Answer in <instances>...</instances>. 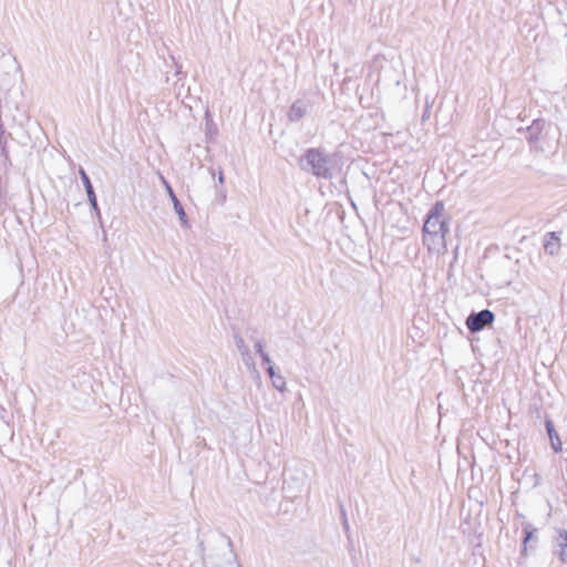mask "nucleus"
<instances>
[{
	"label": "nucleus",
	"instance_id": "obj_1",
	"mask_svg": "<svg viewBox=\"0 0 567 567\" xmlns=\"http://www.w3.org/2000/svg\"><path fill=\"white\" fill-rule=\"evenodd\" d=\"M449 231V217L445 214V206L443 202H436L427 213L423 225V245L430 252H445Z\"/></svg>",
	"mask_w": 567,
	"mask_h": 567
},
{
	"label": "nucleus",
	"instance_id": "obj_2",
	"mask_svg": "<svg viewBox=\"0 0 567 567\" xmlns=\"http://www.w3.org/2000/svg\"><path fill=\"white\" fill-rule=\"evenodd\" d=\"M301 169L316 176L317 178L331 179L333 177L337 158L319 147L308 148L299 159Z\"/></svg>",
	"mask_w": 567,
	"mask_h": 567
},
{
	"label": "nucleus",
	"instance_id": "obj_3",
	"mask_svg": "<svg viewBox=\"0 0 567 567\" xmlns=\"http://www.w3.org/2000/svg\"><path fill=\"white\" fill-rule=\"evenodd\" d=\"M495 319L494 313L484 309L480 312H473L466 318V327L471 332L482 331L485 327L493 323Z\"/></svg>",
	"mask_w": 567,
	"mask_h": 567
},
{
	"label": "nucleus",
	"instance_id": "obj_4",
	"mask_svg": "<svg viewBox=\"0 0 567 567\" xmlns=\"http://www.w3.org/2000/svg\"><path fill=\"white\" fill-rule=\"evenodd\" d=\"M162 181H163L165 189H166V192H167V194H168V196H169V198H171V200L173 203L174 210L178 215V218H179L182 227L189 228L188 218L186 216L185 209L182 206L179 199L175 195V193H174L172 186L169 185V183L163 176H162Z\"/></svg>",
	"mask_w": 567,
	"mask_h": 567
},
{
	"label": "nucleus",
	"instance_id": "obj_5",
	"mask_svg": "<svg viewBox=\"0 0 567 567\" xmlns=\"http://www.w3.org/2000/svg\"><path fill=\"white\" fill-rule=\"evenodd\" d=\"M79 174H80L83 185L85 187L90 205H91L92 209L95 212L99 219H101V212H100V208L97 205L96 195H95L94 188L92 186V183L90 181V177L87 176V174L85 173V171L83 168H80Z\"/></svg>",
	"mask_w": 567,
	"mask_h": 567
},
{
	"label": "nucleus",
	"instance_id": "obj_6",
	"mask_svg": "<svg viewBox=\"0 0 567 567\" xmlns=\"http://www.w3.org/2000/svg\"><path fill=\"white\" fill-rule=\"evenodd\" d=\"M545 127L544 120H534L533 123L527 127L526 140L532 148L537 147V143L540 140V135Z\"/></svg>",
	"mask_w": 567,
	"mask_h": 567
},
{
	"label": "nucleus",
	"instance_id": "obj_7",
	"mask_svg": "<svg viewBox=\"0 0 567 567\" xmlns=\"http://www.w3.org/2000/svg\"><path fill=\"white\" fill-rule=\"evenodd\" d=\"M555 544H556L555 554L557 555L558 559L563 564L567 563V530L566 529L558 530L557 537L555 539Z\"/></svg>",
	"mask_w": 567,
	"mask_h": 567
},
{
	"label": "nucleus",
	"instance_id": "obj_8",
	"mask_svg": "<svg viewBox=\"0 0 567 567\" xmlns=\"http://www.w3.org/2000/svg\"><path fill=\"white\" fill-rule=\"evenodd\" d=\"M307 103L302 100H296L289 107L287 117L290 122H298L307 114Z\"/></svg>",
	"mask_w": 567,
	"mask_h": 567
},
{
	"label": "nucleus",
	"instance_id": "obj_9",
	"mask_svg": "<svg viewBox=\"0 0 567 567\" xmlns=\"http://www.w3.org/2000/svg\"><path fill=\"white\" fill-rule=\"evenodd\" d=\"M4 134H6L4 125L1 124L0 125V157H1L0 165L4 169H8L11 166V159H10L8 143L4 140Z\"/></svg>",
	"mask_w": 567,
	"mask_h": 567
},
{
	"label": "nucleus",
	"instance_id": "obj_10",
	"mask_svg": "<svg viewBox=\"0 0 567 567\" xmlns=\"http://www.w3.org/2000/svg\"><path fill=\"white\" fill-rule=\"evenodd\" d=\"M544 249L547 254L555 256L560 250V238L559 236L551 231L547 233L544 238Z\"/></svg>",
	"mask_w": 567,
	"mask_h": 567
},
{
	"label": "nucleus",
	"instance_id": "obj_11",
	"mask_svg": "<svg viewBox=\"0 0 567 567\" xmlns=\"http://www.w3.org/2000/svg\"><path fill=\"white\" fill-rule=\"evenodd\" d=\"M545 426H546V430H547V433H548V436H549V440H550V445L553 447V450L558 453L561 451V441H560V437L558 435V433L556 432L555 427H554V423L550 419H546L545 421Z\"/></svg>",
	"mask_w": 567,
	"mask_h": 567
},
{
	"label": "nucleus",
	"instance_id": "obj_12",
	"mask_svg": "<svg viewBox=\"0 0 567 567\" xmlns=\"http://www.w3.org/2000/svg\"><path fill=\"white\" fill-rule=\"evenodd\" d=\"M523 532L525 535L524 540H523V545H524L523 551H525L527 543L535 538V534H536L537 529L532 524L526 523L523 526Z\"/></svg>",
	"mask_w": 567,
	"mask_h": 567
},
{
	"label": "nucleus",
	"instance_id": "obj_13",
	"mask_svg": "<svg viewBox=\"0 0 567 567\" xmlns=\"http://www.w3.org/2000/svg\"><path fill=\"white\" fill-rule=\"evenodd\" d=\"M240 357H241V360L245 364V367L250 371V372H257V369H256V363H255V360H254V357L250 352V350L248 351H245V352H241L240 353Z\"/></svg>",
	"mask_w": 567,
	"mask_h": 567
},
{
	"label": "nucleus",
	"instance_id": "obj_14",
	"mask_svg": "<svg viewBox=\"0 0 567 567\" xmlns=\"http://www.w3.org/2000/svg\"><path fill=\"white\" fill-rule=\"evenodd\" d=\"M270 380L274 388L279 392L282 393L287 390L286 379L280 373L276 372V374L272 378H270Z\"/></svg>",
	"mask_w": 567,
	"mask_h": 567
},
{
	"label": "nucleus",
	"instance_id": "obj_15",
	"mask_svg": "<svg viewBox=\"0 0 567 567\" xmlns=\"http://www.w3.org/2000/svg\"><path fill=\"white\" fill-rule=\"evenodd\" d=\"M234 340H235V344H236V348L239 351V353L249 350V347L247 346V343L245 342L244 338L240 334H235Z\"/></svg>",
	"mask_w": 567,
	"mask_h": 567
},
{
	"label": "nucleus",
	"instance_id": "obj_16",
	"mask_svg": "<svg viewBox=\"0 0 567 567\" xmlns=\"http://www.w3.org/2000/svg\"><path fill=\"white\" fill-rule=\"evenodd\" d=\"M255 350L260 357L267 353L265 351V343L261 339L255 341Z\"/></svg>",
	"mask_w": 567,
	"mask_h": 567
},
{
	"label": "nucleus",
	"instance_id": "obj_17",
	"mask_svg": "<svg viewBox=\"0 0 567 567\" xmlns=\"http://www.w3.org/2000/svg\"><path fill=\"white\" fill-rule=\"evenodd\" d=\"M172 62L174 63L175 68H176V75H179L182 73V64H179L175 56L174 55H169Z\"/></svg>",
	"mask_w": 567,
	"mask_h": 567
},
{
	"label": "nucleus",
	"instance_id": "obj_18",
	"mask_svg": "<svg viewBox=\"0 0 567 567\" xmlns=\"http://www.w3.org/2000/svg\"><path fill=\"white\" fill-rule=\"evenodd\" d=\"M260 358H261L262 364H265L266 367L272 365L271 359L268 353L261 355Z\"/></svg>",
	"mask_w": 567,
	"mask_h": 567
},
{
	"label": "nucleus",
	"instance_id": "obj_19",
	"mask_svg": "<svg viewBox=\"0 0 567 567\" xmlns=\"http://www.w3.org/2000/svg\"><path fill=\"white\" fill-rule=\"evenodd\" d=\"M266 372L269 375V378H272L276 374V371L272 365L266 367Z\"/></svg>",
	"mask_w": 567,
	"mask_h": 567
},
{
	"label": "nucleus",
	"instance_id": "obj_20",
	"mask_svg": "<svg viewBox=\"0 0 567 567\" xmlns=\"http://www.w3.org/2000/svg\"><path fill=\"white\" fill-rule=\"evenodd\" d=\"M7 414V410L0 404V417L3 419Z\"/></svg>",
	"mask_w": 567,
	"mask_h": 567
},
{
	"label": "nucleus",
	"instance_id": "obj_21",
	"mask_svg": "<svg viewBox=\"0 0 567 567\" xmlns=\"http://www.w3.org/2000/svg\"><path fill=\"white\" fill-rule=\"evenodd\" d=\"M218 181L219 183H224V174L221 171L219 172Z\"/></svg>",
	"mask_w": 567,
	"mask_h": 567
}]
</instances>
